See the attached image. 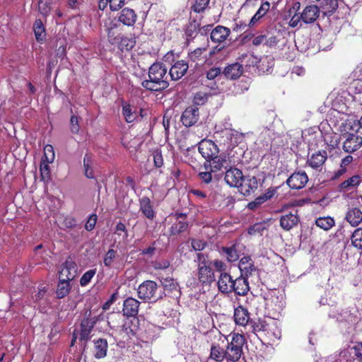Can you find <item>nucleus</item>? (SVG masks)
I'll return each mask as SVG.
<instances>
[{"label": "nucleus", "mask_w": 362, "mask_h": 362, "mask_svg": "<svg viewBox=\"0 0 362 362\" xmlns=\"http://www.w3.org/2000/svg\"><path fill=\"white\" fill-rule=\"evenodd\" d=\"M168 68L160 62L153 63L148 70V79L144 80L141 86L151 91H160L169 86L167 74Z\"/></svg>", "instance_id": "1"}, {"label": "nucleus", "mask_w": 362, "mask_h": 362, "mask_svg": "<svg viewBox=\"0 0 362 362\" xmlns=\"http://www.w3.org/2000/svg\"><path fill=\"white\" fill-rule=\"evenodd\" d=\"M245 339L243 334L234 333L230 342H228L225 349L227 362H237L243 354V346Z\"/></svg>", "instance_id": "2"}, {"label": "nucleus", "mask_w": 362, "mask_h": 362, "mask_svg": "<svg viewBox=\"0 0 362 362\" xmlns=\"http://www.w3.org/2000/svg\"><path fill=\"white\" fill-rule=\"evenodd\" d=\"M158 290V285L155 281L147 280L139 286L138 296L146 301H156L162 297L161 293Z\"/></svg>", "instance_id": "3"}, {"label": "nucleus", "mask_w": 362, "mask_h": 362, "mask_svg": "<svg viewBox=\"0 0 362 362\" xmlns=\"http://www.w3.org/2000/svg\"><path fill=\"white\" fill-rule=\"evenodd\" d=\"M77 269L76 262L71 257L67 258L61 266L59 272V279L72 281L76 276Z\"/></svg>", "instance_id": "4"}, {"label": "nucleus", "mask_w": 362, "mask_h": 362, "mask_svg": "<svg viewBox=\"0 0 362 362\" xmlns=\"http://www.w3.org/2000/svg\"><path fill=\"white\" fill-rule=\"evenodd\" d=\"M199 151L207 162L218 154V146L211 140H202L199 142Z\"/></svg>", "instance_id": "5"}, {"label": "nucleus", "mask_w": 362, "mask_h": 362, "mask_svg": "<svg viewBox=\"0 0 362 362\" xmlns=\"http://www.w3.org/2000/svg\"><path fill=\"white\" fill-rule=\"evenodd\" d=\"M241 276L248 279L249 277L258 274L257 268L254 265V262L250 257L246 256L240 259L238 264Z\"/></svg>", "instance_id": "6"}, {"label": "nucleus", "mask_w": 362, "mask_h": 362, "mask_svg": "<svg viewBox=\"0 0 362 362\" xmlns=\"http://www.w3.org/2000/svg\"><path fill=\"white\" fill-rule=\"evenodd\" d=\"M203 265L198 264L197 278L202 284L209 285L215 280V276L211 267L206 262H202Z\"/></svg>", "instance_id": "7"}, {"label": "nucleus", "mask_w": 362, "mask_h": 362, "mask_svg": "<svg viewBox=\"0 0 362 362\" xmlns=\"http://www.w3.org/2000/svg\"><path fill=\"white\" fill-rule=\"evenodd\" d=\"M308 181V177L305 172L293 173L286 180L290 188L300 189L303 188Z\"/></svg>", "instance_id": "8"}, {"label": "nucleus", "mask_w": 362, "mask_h": 362, "mask_svg": "<svg viewBox=\"0 0 362 362\" xmlns=\"http://www.w3.org/2000/svg\"><path fill=\"white\" fill-rule=\"evenodd\" d=\"M320 8L316 5H309L301 12V20L305 24H311L316 21L320 14Z\"/></svg>", "instance_id": "9"}, {"label": "nucleus", "mask_w": 362, "mask_h": 362, "mask_svg": "<svg viewBox=\"0 0 362 362\" xmlns=\"http://www.w3.org/2000/svg\"><path fill=\"white\" fill-rule=\"evenodd\" d=\"M258 187L257 180L255 176L243 175V178L241 179V182L238 185L240 192L244 195H248L252 192H254Z\"/></svg>", "instance_id": "10"}, {"label": "nucleus", "mask_w": 362, "mask_h": 362, "mask_svg": "<svg viewBox=\"0 0 362 362\" xmlns=\"http://www.w3.org/2000/svg\"><path fill=\"white\" fill-rule=\"evenodd\" d=\"M243 178V172L236 168H230L225 173L224 180L228 185L232 187H238Z\"/></svg>", "instance_id": "11"}, {"label": "nucleus", "mask_w": 362, "mask_h": 362, "mask_svg": "<svg viewBox=\"0 0 362 362\" xmlns=\"http://www.w3.org/2000/svg\"><path fill=\"white\" fill-rule=\"evenodd\" d=\"M199 117V109L197 107H188L182 112L181 121L185 127H192L197 122Z\"/></svg>", "instance_id": "12"}, {"label": "nucleus", "mask_w": 362, "mask_h": 362, "mask_svg": "<svg viewBox=\"0 0 362 362\" xmlns=\"http://www.w3.org/2000/svg\"><path fill=\"white\" fill-rule=\"evenodd\" d=\"M327 158L326 151H319L313 153L307 160V163L312 168L321 170Z\"/></svg>", "instance_id": "13"}, {"label": "nucleus", "mask_w": 362, "mask_h": 362, "mask_svg": "<svg viewBox=\"0 0 362 362\" xmlns=\"http://www.w3.org/2000/svg\"><path fill=\"white\" fill-rule=\"evenodd\" d=\"M362 146V137L349 134L343 144V149L347 153H353Z\"/></svg>", "instance_id": "14"}, {"label": "nucleus", "mask_w": 362, "mask_h": 362, "mask_svg": "<svg viewBox=\"0 0 362 362\" xmlns=\"http://www.w3.org/2000/svg\"><path fill=\"white\" fill-rule=\"evenodd\" d=\"M233 281L234 280L229 274L222 272L217 282L218 291L226 294L232 293V288H234L233 287Z\"/></svg>", "instance_id": "15"}, {"label": "nucleus", "mask_w": 362, "mask_h": 362, "mask_svg": "<svg viewBox=\"0 0 362 362\" xmlns=\"http://www.w3.org/2000/svg\"><path fill=\"white\" fill-rule=\"evenodd\" d=\"M188 68V64L184 60L176 62L169 71L171 79L177 81L181 78L186 74Z\"/></svg>", "instance_id": "16"}, {"label": "nucleus", "mask_w": 362, "mask_h": 362, "mask_svg": "<svg viewBox=\"0 0 362 362\" xmlns=\"http://www.w3.org/2000/svg\"><path fill=\"white\" fill-rule=\"evenodd\" d=\"M97 322L96 317H86L81 322L80 339L88 341L90 339V332Z\"/></svg>", "instance_id": "17"}, {"label": "nucleus", "mask_w": 362, "mask_h": 362, "mask_svg": "<svg viewBox=\"0 0 362 362\" xmlns=\"http://www.w3.org/2000/svg\"><path fill=\"white\" fill-rule=\"evenodd\" d=\"M230 33V30L229 28L222 25H217L211 31L210 38L214 43H221L227 39Z\"/></svg>", "instance_id": "18"}, {"label": "nucleus", "mask_w": 362, "mask_h": 362, "mask_svg": "<svg viewBox=\"0 0 362 362\" xmlns=\"http://www.w3.org/2000/svg\"><path fill=\"white\" fill-rule=\"evenodd\" d=\"M137 16L135 11L129 8H123L118 16V21L127 26H133L136 23Z\"/></svg>", "instance_id": "19"}, {"label": "nucleus", "mask_w": 362, "mask_h": 362, "mask_svg": "<svg viewBox=\"0 0 362 362\" xmlns=\"http://www.w3.org/2000/svg\"><path fill=\"white\" fill-rule=\"evenodd\" d=\"M140 302L134 298H127L123 303L124 315L128 317H135L139 312Z\"/></svg>", "instance_id": "20"}, {"label": "nucleus", "mask_w": 362, "mask_h": 362, "mask_svg": "<svg viewBox=\"0 0 362 362\" xmlns=\"http://www.w3.org/2000/svg\"><path fill=\"white\" fill-rule=\"evenodd\" d=\"M279 222L280 226L284 230L288 231L298 225L299 217L296 213H289L281 216Z\"/></svg>", "instance_id": "21"}, {"label": "nucleus", "mask_w": 362, "mask_h": 362, "mask_svg": "<svg viewBox=\"0 0 362 362\" xmlns=\"http://www.w3.org/2000/svg\"><path fill=\"white\" fill-rule=\"evenodd\" d=\"M233 287L234 288H232V292L238 296H245L250 290L247 279L241 276L234 280Z\"/></svg>", "instance_id": "22"}, {"label": "nucleus", "mask_w": 362, "mask_h": 362, "mask_svg": "<svg viewBox=\"0 0 362 362\" xmlns=\"http://www.w3.org/2000/svg\"><path fill=\"white\" fill-rule=\"evenodd\" d=\"M345 219L351 226H358L362 222V211L357 207L350 208L346 213Z\"/></svg>", "instance_id": "23"}, {"label": "nucleus", "mask_w": 362, "mask_h": 362, "mask_svg": "<svg viewBox=\"0 0 362 362\" xmlns=\"http://www.w3.org/2000/svg\"><path fill=\"white\" fill-rule=\"evenodd\" d=\"M234 320L236 325L246 326L250 322V314L247 309L243 306H238L234 310Z\"/></svg>", "instance_id": "24"}, {"label": "nucleus", "mask_w": 362, "mask_h": 362, "mask_svg": "<svg viewBox=\"0 0 362 362\" xmlns=\"http://www.w3.org/2000/svg\"><path fill=\"white\" fill-rule=\"evenodd\" d=\"M243 72V66L239 63H234L226 66L223 74L227 78L234 80L239 78Z\"/></svg>", "instance_id": "25"}, {"label": "nucleus", "mask_w": 362, "mask_h": 362, "mask_svg": "<svg viewBox=\"0 0 362 362\" xmlns=\"http://www.w3.org/2000/svg\"><path fill=\"white\" fill-rule=\"evenodd\" d=\"M125 3V0H99L98 6L100 10H105L107 6L112 11L120 9Z\"/></svg>", "instance_id": "26"}, {"label": "nucleus", "mask_w": 362, "mask_h": 362, "mask_svg": "<svg viewBox=\"0 0 362 362\" xmlns=\"http://www.w3.org/2000/svg\"><path fill=\"white\" fill-rule=\"evenodd\" d=\"M140 210L144 215L149 219H153L155 216V212L153 210L151 201L148 197H143L140 200Z\"/></svg>", "instance_id": "27"}, {"label": "nucleus", "mask_w": 362, "mask_h": 362, "mask_svg": "<svg viewBox=\"0 0 362 362\" xmlns=\"http://www.w3.org/2000/svg\"><path fill=\"white\" fill-rule=\"evenodd\" d=\"M210 358L217 362H221L226 359L225 349L218 344H214L211 346Z\"/></svg>", "instance_id": "28"}, {"label": "nucleus", "mask_w": 362, "mask_h": 362, "mask_svg": "<svg viewBox=\"0 0 362 362\" xmlns=\"http://www.w3.org/2000/svg\"><path fill=\"white\" fill-rule=\"evenodd\" d=\"M71 291L70 281L59 279L57 284L56 295L58 298H63L66 296Z\"/></svg>", "instance_id": "29"}, {"label": "nucleus", "mask_w": 362, "mask_h": 362, "mask_svg": "<svg viewBox=\"0 0 362 362\" xmlns=\"http://www.w3.org/2000/svg\"><path fill=\"white\" fill-rule=\"evenodd\" d=\"M270 4L268 1H265L263 3L261 6L259 8L257 11L251 18L249 26H253L257 21H259L269 10Z\"/></svg>", "instance_id": "30"}, {"label": "nucleus", "mask_w": 362, "mask_h": 362, "mask_svg": "<svg viewBox=\"0 0 362 362\" xmlns=\"http://www.w3.org/2000/svg\"><path fill=\"white\" fill-rule=\"evenodd\" d=\"M122 115L128 123L133 122L137 117L135 108L127 103L122 105Z\"/></svg>", "instance_id": "31"}, {"label": "nucleus", "mask_w": 362, "mask_h": 362, "mask_svg": "<svg viewBox=\"0 0 362 362\" xmlns=\"http://www.w3.org/2000/svg\"><path fill=\"white\" fill-rule=\"evenodd\" d=\"M95 356L100 358L106 356L107 349V341L103 339H98L95 341Z\"/></svg>", "instance_id": "32"}, {"label": "nucleus", "mask_w": 362, "mask_h": 362, "mask_svg": "<svg viewBox=\"0 0 362 362\" xmlns=\"http://www.w3.org/2000/svg\"><path fill=\"white\" fill-rule=\"evenodd\" d=\"M93 160L89 154H86L83 158L84 175L88 179H93L94 174L93 170Z\"/></svg>", "instance_id": "33"}, {"label": "nucleus", "mask_w": 362, "mask_h": 362, "mask_svg": "<svg viewBox=\"0 0 362 362\" xmlns=\"http://www.w3.org/2000/svg\"><path fill=\"white\" fill-rule=\"evenodd\" d=\"M222 253L226 256L227 260L233 262L239 259V252L235 245L222 248Z\"/></svg>", "instance_id": "34"}, {"label": "nucleus", "mask_w": 362, "mask_h": 362, "mask_svg": "<svg viewBox=\"0 0 362 362\" xmlns=\"http://www.w3.org/2000/svg\"><path fill=\"white\" fill-rule=\"evenodd\" d=\"M227 138L230 140V146L234 147L240 144L244 138V134L235 130L230 129L226 132Z\"/></svg>", "instance_id": "35"}, {"label": "nucleus", "mask_w": 362, "mask_h": 362, "mask_svg": "<svg viewBox=\"0 0 362 362\" xmlns=\"http://www.w3.org/2000/svg\"><path fill=\"white\" fill-rule=\"evenodd\" d=\"M315 223L316 226H318L319 228L325 230H328L334 226L335 222L332 218L327 216L320 217L317 218V220L315 221Z\"/></svg>", "instance_id": "36"}, {"label": "nucleus", "mask_w": 362, "mask_h": 362, "mask_svg": "<svg viewBox=\"0 0 362 362\" xmlns=\"http://www.w3.org/2000/svg\"><path fill=\"white\" fill-rule=\"evenodd\" d=\"M33 29L36 40L38 42H42L45 38V30L41 20L35 21Z\"/></svg>", "instance_id": "37"}, {"label": "nucleus", "mask_w": 362, "mask_h": 362, "mask_svg": "<svg viewBox=\"0 0 362 362\" xmlns=\"http://www.w3.org/2000/svg\"><path fill=\"white\" fill-rule=\"evenodd\" d=\"M351 240L354 247L362 250V228H358L353 232Z\"/></svg>", "instance_id": "38"}, {"label": "nucleus", "mask_w": 362, "mask_h": 362, "mask_svg": "<svg viewBox=\"0 0 362 362\" xmlns=\"http://www.w3.org/2000/svg\"><path fill=\"white\" fill-rule=\"evenodd\" d=\"M119 44V48L123 51V50H130L132 49L135 44L136 40L134 37H121L119 42H117Z\"/></svg>", "instance_id": "39"}, {"label": "nucleus", "mask_w": 362, "mask_h": 362, "mask_svg": "<svg viewBox=\"0 0 362 362\" xmlns=\"http://www.w3.org/2000/svg\"><path fill=\"white\" fill-rule=\"evenodd\" d=\"M210 166L213 170H219L226 163V156L216 155L214 158L211 159Z\"/></svg>", "instance_id": "40"}, {"label": "nucleus", "mask_w": 362, "mask_h": 362, "mask_svg": "<svg viewBox=\"0 0 362 362\" xmlns=\"http://www.w3.org/2000/svg\"><path fill=\"white\" fill-rule=\"evenodd\" d=\"M210 0H189L192 9L199 13L203 11L208 6Z\"/></svg>", "instance_id": "41"}, {"label": "nucleus", "mask_w": 362, "mask_h": 362, "mask_svg": "<svg viewBox=\"0 0 362 362\" xmlns=\"http://www.w3.org/2000/svg\"><path fill=\"white\" fill-rule=\"evenodd\" d=\"M360 183V177L358 175L352 176L348 180L340 184L341 189H349L351 187H356Z\"/></svg>", "instance_id": "42"}, {"label": "nucleus", "mask_w": 362, "mask_h": 362, "mask_svg": "<svg viewBox=\"0 0 362 362\" xmlns=\"http://www.w3.org/2000/svg\"><path fill=\"white\" fill-rule=\"evenodd\" d=\"M48 163H49L42 160L40 167L41 178L44 182H49L51 179L50 167L49 166Z\"/></svg>", "instance_id": "43"}, {"label": "nucleus", "mask_w": 362, "mask_h": 362, "mask_svg": "<svg viewBox=\"0 0 362 362\" xmlns=\"http://www.w3.org/2000/svg\"><path fill=\"white\" fill-rule=\"evenodd\" d=\"M54 158L53 146L49 144L46 145L44 148V156L42 160L47 163H52Z\"/></svg>", "instance_id": "44"}, {"label": "nucleus", "mask_w": 362, "mask_h": 362, "mask_svg": "<svg viewBox=\"0 0 362 362\" xmlns=\"http://www.w3.org/2000/svg\"><path fill=\"white\" fill-rule=\"evenodd\" d=\"M199 31V23L196 21H192L188 24L185 34L187 37L194 38Z\"/></svg>", "instance_id": "45"}, {"label": "nucleus", "mask_w": 362, "mask_h": 362, "mask_svg": "<svg viewBox=\"0 0 362 362\" xmlns=\"http://www.w3.org/2000/svg\"><path fill=\"white\" fill-rule=\"evenodd\" d=\"M188 227V224L187 222L185 221H177V223H174L170 228V233L172 235H177L180 233L181 232H183L186 230V229Z\"/></svg>", "instance_id": "46"}, {"label": "nucleus", "mask_w": 362, "mask_h": 362, "mask_svg": "<svg viewBox=\"0 0 362 362\" xmlns=\"http://www.w3.org/2000/svg\"><path fill=\"white\" fill-rule=\"evenodd\" d=\"M206 51V47H198L189 54V58L193 62L203 60L202 54Z\"/></svg>", "instance_id": "47"}, {"label": "nucleus", "mask_w": 362, "mask_h": 362, "mask_svg": "<svg viewBox=\"0 0 362 362\" xmlns=\"http://www.w3.org/2000/svg\"><path fill=\"white\" fill-rule=\"evenodd\" d=\"M115 255H116V251L114 250L113 249H110L107 252V253L105 254V257L103 259V263L105 267H110L112 265V264L114 262V259L115 258Z\"/></svg>", "instance_id": "48"}, {"label": "nucleus", "mask_w": 362, "mask_h": 362, "mask_svg": "<svg viewBox=\"0 0 362 362\" xmlns=\"http://www.w3.org/2000/svg\"><path fill=\"white\" fill-rule=\"evenodd\" d=\"M95 274V269H90V270L87 271L86 272H85L80 279L81 286H86V285H88Z\"/></svg>", "instance_id": "49"}, {"label": "nucleus", "mask_w": 362, "mask_h": 362, "mask_svg": "<svg viewBox=\"0 0 362 362\" xmlns=\"http://www.w3.org/2000/svg\"><path fill=\"white\" fill-rule=\"evenodd\" d=\"M209 95L204 92H197L193 98L194 103L197 105H204L208 100Z\"/></svg>", "instance_id": "50"}, {"label": "nucleus", "mask_w": 362, "mask_h": 362, "mask_svg": "<svg viewBox=\"0 0 362 362\" xmlns=\"http://www.w3.org/2000/svg\"><path fill=\"white\" fill-rule=\"evenodd\" d=\"M153 163H154L155 167H156V168L162 167L163 165V158L161 152L158 150L155 151L153 153Z\"/></svg>", "instance_id": "51"}, {"label": "nucleus", "mask_w": 362, "mask_h": 362, "mask_svg": "<svg viewBox=\"0 0 362 362\" xmlns=\"http://www.w3.org/2000/svg\"><path fill=\"white\" fill-rule=\"evenodd\" d=\"M264 202L265 201L262 196L261 195L257 197L254 201L249 202L247 204V207L249 209L255 210Z\"/></svg>", "instance_id": "52"}, {"label": "nucleus", "mask_w": 362, "mask_h": 362, "mask_svg": "<svg viewBox=\"0 0 362 362\" xmlns=\"http://www.w3.org/2000/svg\"><path fill=\"white\" fill-rule=\"evenodd\" d=\"M351 353L348 350L342 351L339 356V358L335 362H353L351 358Z\"/></svg>", "instance_id": "53"}, {"label": "nucleus", "mask_w": 362, "mask_h": 362, "mask_svg": "<svg viewBox=\"0 0 362 362\" xmlns=\"http://www.w3.org/2000/svg\"><path fill=\"white\" fill-rule=\"evenodd\" d=\"M97 215L96 214H92L89 216L88 221L86 223L85 228L87 230H92L97 222Z\"/></svg>", "instance_id": "54"}, {"label": "nucleus", "mask_w": 362, "mask_h": 362, "mask_svg": "<svg viewBox=\"0 0 362 362\" xmlns=\"http://www.w3.org/2000/svg\"><path fill=\"white\" fill-rule=\"evenodd\" d=\"M71 131L72 133H78L79 131L78 119L76 115H72L70 119Z\"/></svg>", "instance_id": "55"}, {"label": "nucleus", "mask_w": 362, "mask_h": 362, "mask_svg": "<svg viewBox=\"0 0 362 362\" xmlns=\"http://www.w3.org/2000/svg\"><path fill=\"white\" fill-rule=\"evenodd\" d=\"M221 73V68H218V67H214V68H211L207 72H206V78L209 79V80H213L216 77H217Z\"/></svg>", "instance_id": "56"}, {"label": "nucleus", "mask_w": 362, "mask_h": 362, "mask_svg": "<svg viewBox=\"0 0 362 362\" xmlns=\"http://www.w3.org/2000/svg\"><path fill=\"white\" fill-rule=\"evenodd\" d=\"M206 246V243L198 239H193L192 240V247L196 251H201L204 250Z\"/></svg>", "instance_id": "57"}, {"label": "nucleus", "mask_w": 362, "mask_h": 362, "mask_svg": "<svg viewBox=\"0 0 362 362\" xmlns=\"http://www.w3.org/2000/svg\"><path fill=\"white\" fill-rule=\"evenodd\" d=\"M301 15L298 16L295 14L289 21V26L291 28H296L298 25L301 26Z\"/></svg>", "instance_id": "58"}, {"label": "nucleus", "mask_w": 362, "mask_h": 362, "mask_svg": "<svg viewBox=\"0 0 362 362\" xmlns=\"http://www.w3.org/2000/svg\"><path fill=\"white\" fill-rule=\"evenodd\" d=\"M107 37L111 44H117L118 42V38L115 36L114 27L107 28Z\"/></svg>", "instance_id": "59"}, {"label": "nucleus", "mask_w": 362, "mask_h": 362, "mask_svg": "<svg viewBox=\"0 0 362 362\" xmlns=\"http://www.w3.org/2000/svg\"><path fill=\"white\" fill-rule=\"evenodd\" d=\"M213 265L218 272H223L226 269V264L219 259H215L213 262Z\"/></svg>", "instance_id": "60"}, {"label": "nucleus", "mask_w": 362, "mask_h": 362, "mask_svg": "<svg viewBox=\"0 0 362 362\" xmlns=\"http://www.w3.org/2000/svg\"><path fill=\"white\" fill-rule=\"evenodd\" d=\"M39 11L42 15L47 16L50 11V8L41 0L39 3Z\"/></svg>", "instance_id": "61"}, {"label": "nucleus", "mask_w": 362, "mask_h": 362, "mask_svg": "<svg viewBox=\"0 0 362 362\" xmlns=\"http://www.w3.org/2000/svg\"><path fill=\"white\" fill-rule=\"evenodd\" d=\"M199 176L205 183H209L211 181L212 177L210 172L199 173Z\"/></svg>", "instance_id": "62"}, {"label": "nucleus", "mask_w": 362, "mask_h": 362, "mask_svg": "<svg viewBox=\"0 0 362 362\" xmlns=\"http://www.w3.org/2000/svg\"><path fill=\"white\" fill-rule=\"evenodd\" d=\"M265 40H266V36L265 35H259V36H257L255 37L253 40H252V44L254 45H259L262 43H265Z\"/></svg>", "instance_id": "63"}, {"label": "nucleus", "mask_w": 362, "mask_h": 362, "mask_svg": "<svg viewBox=\"0 0 362 362\" xmlns=\"http://www.w3.org/2000/svg\"><path fill=\"white\" fill-rule=\"evenodd\" d=\"M354 354L358 358H362V343L354 347Z\"/></svg>", "instance_id": "64"}]
</instances>
